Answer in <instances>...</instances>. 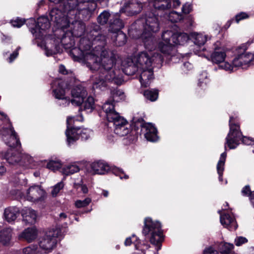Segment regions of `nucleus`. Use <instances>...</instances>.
Here are the masks:
<instances>
[{
	"label": "nucleus",
	"mask_w": 254,
	"mask_h": 254,
	"mask_svg": "<svg viewBox=\"0 0 254 254\" xmlns=\"http://www.w3.org/2000/svg\"><path fill=\"white\" fill-rule=\"evenodd\" d=\"M75 57L85 64L91 70L99 69V75L93 83L94 89L105 90L107 86V82L120 85L124 82L121 71L115 67L118 57L116 51L102 50L100 58L95 52L90 50L80 53Z\"/></svg>",
	"instance_id": "nucleus-1"
},
{
	"label": "nucleus",
	"mask_w": 254,
	"mask_h": 254,
	"mask_svg": "<svg viewBox=\"0 0 254 254\" xmlns=\"http://www.w3.org/2000/svg\"><path fill=\"white\" fill-rule=\"evenodd\" d=\"M164 58L158 53L151 52H142L137 55L139 65L140 82L142 86L147 87L153 79V68H160Z\"/></svg>",
	"instance_id": "nucleus-2"
},
{
	"label": "nucleus",
	"mask_w": 254,
	"mask_h": 254,
	"mask_svg": "<svg viewBox=\"0 0 254 254\" xmlns=\"http://www.w3.org/2000/svg\"><path fill=\"white\" fill-rule=\"evenodd\" d=\"M162 41L158 44V48L169 61L176 62L178 56L176 45H183L188 40V35L185 33H173L172 31H164L162 35Z\"/></svg>",
	"instance_id": "nucleus-3"
},
{
	"label": "nucleus",
	"mask_w": 254,
	"mask_h": 254,
	"mask_svg": "<svg viewBox=\"0 0 254 254\" xmlns=\"http://www.w3.org/2000/svg\"><path fill=\"white\" fill-rule=\"evenodd\" d=\"M159 24L156 14L153 11L146 12L144 17L135 21L128 30V34L132 38H139L141 35L145 37L147 33L157 32Z\"/></svg>",
	"instance_id": "nucleus-4"
},
{
	"label": "nucleus",
	"mask_w": 254,
	"mask_h": 254,
	"mask_svg": "<svg viewBox=\"0 0 254 254\" xmlns=\"http://www.w3.org/2000/svg\"><path fill=\"white\" fill-rule=\"evenodd\" d=\"M142 234L144 236L150 235V243L156 246L157 251L155 254H159L158 251L161 248L163 241L161 225L158 221H153L150 218H146L144 221Z\"/></svg>",
	"instance_id": "nucleus-5"
},
{
	"label": "nucleus",
	"mask_w": 254,
	"mask_h": 254,
	"mask_svg": "<svg viewBox=\"0 0 254 254\" xmlns=\"http://www.w3.org/2000/svg\"><path fill=\"white\" fill-rule=\"evenodd\" d=\"M68 4L66 7L68 10L76 9L82 19L87 20L92 16L97 7L95 2L87 0H68Z\"/></svg>",
	"instance_id": "nucleus-6"
},
{
	"label": "nucleus",
	"mask_w": 254,
	"mask_h": 254,
	"mask_svg": "<svg viewBox=\"0 0 254 254\" xmlns=\"http://www.w3.org/2000/svg\"><path fill=\"white\" fill-rule=\"evenodd\" d=\"M72 121H75L74 117H68L66 119L67 129L65 134L67 144L69 146L73 144L80 137L83 140H86L89 138L92 133L91 131L88 128L81 129L80 128L72 127L71 126Z\"/></svg>",
	"instance_id": "nucleus-7"
},
{
	"label": "nucleus",
	"mask_w": 254,
	"mask_h": 254,
	"mask_svg": "<svg viewBox=\"0 0 254 254\" xmlns=\"http://www.w3.org/2000/svg\"><path fill=\"white\" fill-rule=\"evenodd\" d=\"M234 118L230 117L229 127L230 130L226 138L225 149H226V145L230 149H235L239 144L240 141L243 139V141H245L246 137L242 138V134L240 130V126L236 124H233Z\"/></svg>",
	"instance_id": "nucleus-8"
},
{
	"label": "nucleus",
	"mask_w": 254,
	"mask_h": 254,
	"mask_svg": "<svg viewBox=\"0 0 254 254\" xmlns=\"http://www.w3.org/2000/svg\"><path fill=\"white\" fill-rule=\"evenodd\" d=\"M248 47V43H245L237 48V56L233 60V65L236 67L245 68L254 60V54L246 52Z\"/></svg>",
	"instance_id": "nucleus-9"
},
{
	"label": "nucleus",
	"mask_w": 254,
	"mask_h": 254,
	"mask_svg": "<svg viewBox=\"0 0 254 254\" xmlns=\"http://www.w3.org/2000/svg\"><path fill=\"white\" fill-rule=\"evenodd\" d=\"M70 10H66L64 7H55L49 12V18L56 27L59 29H65L69 23L66 14Z\"/></svg>",
	"instance_id": "nucleus-10"
},
{
	"label": "nucleus",
	"mask_w": 254,
	"mask_h": 254,
	"mask_svg": "<svg viewBox=\"0 0 254 254\" xmlns=\"http://www.w3.org/2000/svg\"><path fill=\"white\" fill-rule=\"evenodd\" d=\"M57 237L53 232L47 233L39 242L40 248L45 252V253L50 252L56 246Z\"/></svg>",
	"instance_id": "nucleus-11"
},
{
	"label": "nucleus",
	"mask_w": 254,
	"mask_h": 254,
	"mask_svg": "<svg viewBox=\"0 0 254 254\" xmlns=\"http://www.w3.org/2000/svg\"><path fill=\"white\" fill-rule=\"evenodd\" d=\"M72 99L70 102L72 105L80 106L84 101L87 95L86 90L82 85H79L73 87L71 91Z\"/></svg>",
	"instance_id": "nucleus-12"
},
{
	"label": "nucleus",
	"mask_w": 254,
	"mask_h": 254,
	"mask_svg": "<svg viewBox=\"0 0 254 254\" xmlns=\"http://www.w3.org/2000/svg\"><path fill=\"white\" fill-rule=\"evenodd\" d=\"M50 27V23L49 19L45 16L40 17L34 28H31V32L35 37V38H39L43 32L48 29Z\"/></svg>",
	"instance_id": "nucleus-13"
},
{
	"label": "nucleus",
	"mask_w": 254,
	"mask_h": 254,
	"mask_svg": "<svg viewBox=\"0 0 254 254\" xmlns=\"http://www.w3.org/2000/svg\"><path fill=\"white\" fill-rule=\"evenodd\" d=\"M45 193V191L40 186L34 185L27 190L25 196L28 200L34 202L41 200Z\"/></svg>",
	"instance_id": "nucleus-14"
},
{
	"label": "nucleus",
	"mask_w": 254,
	"mask_h": 254,
	"mask_svg": "<svg viewBox=\"0 0 254 254\" xmlns=\"http://www.w3.org/2000/svg\"><path fill=\"white\" fill-rule=\"evenodd\" d=\"M100 26L96 24H92L87 28L86 37L93 42L103 41L105 39L104 35L100 33Z\"/></svg>",
	"instance_id": "nucleus-15"
},
{
	"label": "nucleus",
	"mask_w": 254,
	"mask_h": 254,
	"mask_svg": "<svg viewBox=\"0 0 254 254\" xmlns=\"http://www.w3.org/2000/svg\"><path fill=\"white\" fill-rule=\"evenodd\" d=\"M67 27H69V34L75 37H81L85 31V24L81 21H74Z\"/></svg>",
	"instance_id": "nucleus-16"
},
{
	"label": "nucleus",
	"mask_w": 254,
	"mask_h": 254,
	"mask_svg": "<svg viewBox=\"0 0 254 254\" xmlns=\"http://www.w3.org/2000/svg\"><path fill=\"white\" fill-rule=\"evenodd\" d=\"M66 85L64 81H60L58 82V87L53 90L54 95L56 98L62 100L64 102L65 106L68 105L70 103V99L65 97L66 92L65 88L64 87ZM64 104V103H63Z\"/></svg>",
	"instance_id": "nucleus-17"
},
{
	"label": "nucleus",
	"mask_w": 254,
	"mask_h": 254,
	"mask_svg": "<svg viewBox=\"0 0 254 254\" xmlns=\"http://www.w3.org/2000/svg\"><path fill=\"white\" fill-rule=\"evenodd\" d=\"M142 129L144 130V136L147 140L155 141L157 140V129L150 123H144L141 125Z\"/></svg>",
	"instance_id": "nucleus-18"
},
{
	"label": "nucleus",
	"mask_w": 254,
	"mask_h": 254,
	"mask_svg": "<svg viewBox=\"0 0 254 254\" xmlns=\"http://www.w3.org/2000/svg\"><path fill=\"white\" fill-rule=\"evenodd\" d=\"M109 30L112 32L116 33L120 31L124 27L123 21L120 19V15L118 13H112V17L110 19Z\"/></svg>",
	"instance_id": "nucleus-19"
},
{
	"label": "nucleus",
	"mask_w": 254,
	"mask_h": 254,
	"mask_svg": "<svg viewBox=\"0 0 254 254\" xmlns=\"http://www.w3.org/2000/svg\"><path fill=\"white\" fill-rule=\"evenodd\" d=\"M125 10L129 15H134L140 12L142 9V3L137 0H128L125 3Z\"/></svg>",
	"instance_id": "nucleus-20"
},
{
	"label": "nucleus",
	"mask_w": 254,
	"mask_h": 254,
	"mask_svg": "<svg viewBox=\"0 0 254 254\" xmlns=\"http://www.w3.org/2000/svg\"><path fill=\"white\" fill-rule=\"evenodd\" d=\"M37 230L34 228H28L25 229L18 236L20 240L23 239L28 243L34 241L37 237Z\"/></svg>",
	"instance_id": "nucleus-21"
},
{
	"label": "nucleus",
	"mask_w": 254,
	"mask_h": 254,
	"mask_svg": "<svg viewBox=\"0 0 254 254\" xmlns=\"http://www.w3.org/2000/svg\"><path fill=\"white\" fill-rule=\"evenodd\" d=\"M58 31L63 35L60 38L61 43L65 48H70L74 45V36L69 34V31H65L64 29H59Z\"/></svg>",
	"instance_id": "nucleus-22"
},
{
	"label": "nucleus",
	"mask_w": 254,
	"mask_h": 254,
	"mask_svg": "<svg viewBox=\"0 0 254 254\" xmlns=\"http://www.w3.org/2000/svg\"><path fill=\"white\" fill-rule=\"evenodd\" d=\"M21 214L23 220L29 224L35 223L36 220L37 214L35 210L30 208L25 207L22 210Z\"/></svg>",
	"instance_id": "nucleus-23"
},
{
	"label": "nucleus",
	"mask_w": 254,
	"mask_h": 254,
	"mask_svg": "<svg viewBox=\"0 0 254 254\" xmlns=\"http://www.w3.org/2000/svg\"><path fill=\"white\" fill-rule=\"evenodd\" d=\"M20 210L16 206H9L6 208L4 211L5 219L8 222L15 221L19 215Z\"/></svg>",
	"instance_id": "nucleus-24"
},
{
	"label": "nucleus",
	"mask_w": 254,
	"mask_h": 254,
	"mask_svg": "<svg viewBox=\"0 0 254 254\" xmlns=\"http://www.w3.org/2000/svg\"><path fill=\"white\" fill-rule=\"evenodd\" d=\"M91 167L95 173L100 175L105 174L110 169L109 165L103 161L94 162L91 164Z\"/></svg>",
	"instance_id": "nucleus-25"
},
{
	"label": "nucleus",
	"mask_w": 254,
	"mask_h": 254,
	"mask_svg": "<svg viewBox=\"0 0 254 254\" xmlns=\"http://www.w3.org/2000/svg\"><path fill=\"white\" fill-rule=\"evenodd\" d=\"M220 222L225 227L230 230L236 229L237 225L234 217L229 214H224L220 216Z\"/></svg>",
	"instance_id": "nucleus-26"
},
{
	"label": "nucleus",
	"mask_w": 254,
	"mask_h": 254,
	"mask_svg": "<svg viewBox=\"0 0 254 254\" xmlns=\"http://www.w3.org/2000/svg\"><path fill=\"white\" fill-rule=\"evenodd\" d=\"M92 42H93L90 40L87 37H83L79 40L78 49L74 48L72 49L71 53L72 54H75L77 51H79L80 53L85 52L87 51H90Z\"/></svg>",
	"instance_id": "nucleus-27"
},
{
	"label": "nucleus",
	"mask_w": 254,
	"mask_h": 254,
	"mask_svg": "<svg viewBox=\"0 0 254 254\" xmlns=\"http://www.w3.org/2000/svg\"><path fill=\"white\" fill-rule=\"evenodd\" d=\"M21 153L14 149H10L4 155V158L7 162L12 165L19 163Z\"/></svg>",
	"instance_id": "nucleus-28"
},
{
	"label": "nucleus",
	"mask_w": 254,
	"mask_h": 254,
	"mask_svg": "<svg viewBox=\"0 0 254 254\" xmlns=\"http://www.w3.org/2000/svg\"><path fill=\"white\" fill-rule=\"evenodd\" d=\"M12 230L10 228L0 231V243L3 246H9L12 236Z\"/></svg>",
	"instance_id": "nucleus-29"
},
{
	"label": "nucleus",
	"mask_w": 254,
	"mask_h": 254,
	"mask_svg": "<svg viewBox=\"0 0 254 254\" xmlns=\"http://www.w3.org/2000/svg\"><path fill=\"white\" fill-rule=\"evenodd\" d=\"M8 132L9 134V140L6 141L3 138L6 143L10 147L14 148L20 145L19 139L18 138L16 132L14 131L13 127L10 126Z\"/></svg>",
	"instance_id": "nucleus-30"
},
{
	"label": "nucleus",
	"mask_w": 254,
	"mask_h": 254,
	"mask_svg": "<svg viewBox=\"0 0 254 254\" xmlns=\"http://www.w3.org/2000/svg\"><path fill=\"white\" fill-rule=\"evenodd\" d=\"M226 57V53L224 51L220 48L215 49L211 54V59L213 63L218 64L222 63Z\"/></svg>",
	"instance_id": "nucleus-31"
},
{
	"label": "nucleus",
	"mask_w": 254,
	"mask_h": 254,
	"mask_svg": "<svg viewBox=\"0 0 254 254\" xmlns=\"http://www.w3.org/2000/svg\"><path fill=\"white\" fill-rule=\"evenodd\" d=\"M113 116L114 117H112L111 115H109L108 121L113 123L114 127L128 124L127 121L124 118L121 117L118 113Z\"/></svg>",
	"instance_id": "nucleus-32"
},
{
	"label": "nucleus",
	"mask_w": 254,
	"mask_h": 254,
	"mask_svg": "<svg viewBox=\"0 0 254 254\" xmlns=\"http://www.w3.org/2000/svg\"><path fill=\"white\" fill-rule=\"evenodd\" d=\"M227 156L226 152L222 153L217 165V171L219 175V180L220 182L223 181L222 176L224 170V165Z\"/></svg>",
	"instance_id": "nucleus-33"
},
{
	"label": "nucleus",
	"mask_w": 254,
	"mask_h": 254,
	"mask_svg": "<svg viewBox=\"0 0 254 254\" xmlns=\"http://www.w3.org/2000/svg\"><path fill=\"white\" fill-rule=\"evenodd\" d=\"M114 103H115L109 99L103 105L102 109L104 112L106 113V118L108 121L109 115H111L113 117H114L113 116V115L117 114L118 113L114 109Z\"/></svg>",
	"instance_id": "nucleus-34"
},
{
	"label": "nucleus",
	"mask_w": 254,
	"mask_h": 254,
	"mask_svg": "<svg viewBox=\"0 0 254 254\" xmlns=\"http://www.w3.org/2000/svg\"><path fill=\"white\" fill-rule=\"evenodd\" d=\"M153 6L156 10H164L171 7L169 0H153Z\"/></svg>",
	"instance_id": "nucleus-35"
},
{
	"label": "nucleus",
	"mask_w": 254,
	"mask_h": 254,
	"mask_svg": "<svg viewBox=\"0 0 254 254\" xmlns=\"http://www.w3.org/2000/svg\"><path fill=\"white\" fill-rule=\"evenodd\" d=\"M33 159L27 154L21 153L20 161L18 164L26 168H32L33 167Z\"/></svg>",
	"instance_id": "nucleus-36"
},
{
	"label": "nucleus",
	"mask_w": 254,
	"mask_h": 254,
	"mask_svg": "<svg viewBox=\"0 0 254 254\" xmlns=\"http://www.w3.org/2000/svg\"><path fill=\"white\" fill-rule=\"evenodd\" d=\"M125 97L124 93L122 90L114 89L111 92V97L109 99L115 103L124 100Z\"/></svg>",
	"instance_id": "nucleus-37"
},
{
	"label": "nucleus",
	"mask_w": 254,
	"mask_h": 254,
	"mask_svg": "<svg viewBox=\"0 0 254 254\" xmlns=\"http://www.w3.org/2000/svg\"><path fill=\"white\" fill-rule=\"evenodd\" d=\"M125 72L128 75L134 74L136 71L139 70V65L137 63V57H136V63L134 64L132 61L128 62V64L125 67Z\"/></svg>",
	"instance_id": "nucleus-38"
},
{
	"label": "nucleus",
	"mask_w": 254,
	"mask_h": 254,
	"mask_svg": "<svg viewBox=\"0 0 254 254\" xmlns=\"http://www.w3.org/2000/svg\"><path fill=\"white\" fill-rule=\"evenodd\" d=\"M38 45L45 50V54L47 56H52L58 52L56 46H52L50 44H45L44 43L38 44Z\"/></svg>",
	"instance_id": "nucleus-39"
},
{
	"label": "nucleus",
	"mask_w": 254,
	"mask_h": 254,
	"mask_svg": "<svg viewBox=\"0 0 254 254\" xmlns=\"http://www.w3.org/2000/svg\"><path fill=\"white\" fill-rule=\"evenodd\" d=\"M112 17V13L108 11L104 10L97 17V21L101 25H104L109 23L110 19Z\"/></svg>",
	"instance_id": "nucleus-40"
},
{
	"label": "nucleus",
	"mask_w": 254,
	"mask_h": 254,
	"mask_svg": "<svg viewBox=\"0 0 254 254\" xmlns=\"http://www.w3.org/2000/svg\"><path fill=\"white\" fill-rule=\"evenodd\" d=\"M144 43L145 48L149 51L154 49L156 46V42L154 37L150 34H148L147 38L145 37L144 38Z\"/></svg>",
	"instance_id": "nucleus-41"
},
{
	"label": "nucleus",
	"mask_w": 254,
	"mask_h": 254,
	"mask_svg": "<svg viewBox=\"0 0 254 254\" xmlns=\"http://www.w3.org/2000/svg\"><path fill=\"white\" fill-rule=\"evenodd\" d=\"M79 166L74 163L67 165L62 169L63 173L65 175H69L76 173L79 171Z\"/></svg>",
	"instance_id": "nucleus-42"
},
{
	"label": "nucleus",
	"mask_w": 254,
	"mask_h": 254,
	"mask_svg": "<svg viewBox=\"0 0 254 254\" xmlns=\"http://www.w3.org/2000/svg\"><path fill=\"white\" fill-rule=\"evenodd\" d=\"M129 127V124L115 127H114V132L120 136L126 135L130 132V129Z\"/></svg>",
	"instance_id": "nucleus-43"
},
{
	"label": "nucleus",
	"mask_w": 254,
	"mask_h": 254,
	"mask_svg": "<svg viewBox=\"0 0 254 254\" xmlns=\"http://www.w3.org/2000/svg\"><path fill=\"white\" fill-rule=\"evenodd\" d=\"M127 41L126 35L122 31L118 32L114 40L115 44L117 46H122L125 44Z\"/></svg>",
	"instance_id": "nucleus-44"
},
{
	"label": "nucleus",
	"mask_w": 254,
	"mask_h": 254,
	"mask_svg": "<svg viewBox=\"0 0 254 254\" xmlns=\"http://www.w3.org/2000/svg\"><path fill=\"white\" fill-rule=\"evenodd\" d=\"M192 40L195 45L200 46L205 43L206 38L202 34L197 33L192 36Z\"/></svg>",
	"instance_id": "nucleus-45"
},
{
	"label": "nucleus",
	"mask_w": 254,
	"mask_h": 254,
	"mask_svg": "<svg viewBox=\"0 0 254 254\" xmlns=\"http://www.w3.org/2000/svg\"><path fill=\"white\" fill-rule=\"evenodd\" d=\"M143 95L147 99L154 101L158 98V92L157 90H146L144 91Z\"/></svg>",
	"instance_id": "nucleus-46"
},
{
	"label": "nucleus",
	"mask_w": 254,
	"mask_h": 254,
	"mask_svg": "<svg viewBox=\"0 0 254 254\" xmlns=\"http://www.w3.org/2000/svg\"><path fill=\"white\" fill-rule=\"evenodd\" d=\"M23 254H41V251L38 246L35 245H31L23 249Z\"/></svg>",
	"instance_id": "nucleus-47"
},
{
	"label": "nucleus",
	"mask_w": 254,
	"mask_h": 254,
	"mask_svg": "<svg viewBox=\"0 0 254 254\" xmlns=\"http://www.w3.org/2000/svg\"><path fill=\"white\" fill-rule=\"evenodd\" d=\"M234 245L232 244L226 243L221 248L222 254H236L233 252Z\"/></svg>",
	"instance_id": "nucleus-48"
},
{
	"label": "nucleus",
	"mask_w": 254,
	"mask_h": 254,
	"mask_svg": "<svg viewBox=\"0 0 254 254\" xmlns=\"http://www.w3.org/2000/svg\"><path fill=\"white\" fill-rule=\"evenodd\" d=\"M82 103L84 110H89V112H91L94 109V100L91 96L88 97L86 100L84 102H83Z\"/></svg>",
	"instance_id": "nucleus-49"
},
{
	"label": "nucleus",
	"mask_w": 254,
	"mask_h": 254,
	"mask_svg": "<svg viewBox=\"0 0 254 254\" xmlns=\"http://www.w3.org/2000/svg\"><path fill=\"white\" fill-rule=\"evenodd\" d=\"M62 164L59 161H50L47 165L48 169L56 171L58 170L61 167Z\"/></svg>",
	"instance_id": "nucleus-50"
},
{
	"label": "nucleus",
	"mask_w": 254,
	"mask_h": 254,
	"mask_svg": "<svg viewBox=\"0 0 254 254\" xmlns=\"http://www.w3.org/2000/svg\"><path fill=\"white\" fill-rule=\"evenodd\" d=\"M91 200L90 198H86L85 199L77 200L75 202V205L77 208L83 207L87 206L91 202Z\"/></svg>",
	"instance_id": "nucleus-51"
},
{
	"label": "nucleus",
	"mask_w": 254,
	"mask_h": 254,
	"mask_svg": "<svg viewBox=\"0 0 254 254\" xmlns=\"http://www.w3.org/2000/svg\"><path fill=\"white\" fill-rule=\"evenodd\" d=\"M64 185L63 182H60L56 184L53 188L51 191V194L53 196H56L60 191L63 189Z\"/></svg>",
	"instance_id": "nucleus-52"
},
{
	"label": "nucleus",
	"mask_w": 254,
	"mask_h": 254,
	"mask_svg": "<svg viewBox=\"0 0 254 254\" xmlns=\"http://www.w3.org/2000/svg\"><path fill=\"white\" fill-rule=\"evenodd\" d=\"M248 240L243 236H237L234 240L235 245L237 247H240L247 243Z\"/></svg>",
	"instance_id": "nucleus-53"
},
{
	"label": "nucleus",
	"mask_w": 254,
	"mask_h": 254,
	"mask_svg": "<svg viewBox=\"0 0 254 254\" xmlns=\"http://www.w3.org/2000/svg\"><path fill=\"white\" fill-rule=\"evenodd\" d=\"M168 18L170 21L172 22H177L181 20L179 14L176 11H172L169 14Z\"/></svg>",
	"instance_id": "nucleus-54"
},
{
	"label": "nucleus",
	"mask_w": 254,
	"mask_h": 254,
	"mask_svg": "<svg viewBox=\"0 0 254 254\" xmlns=\"http://www.w3.org/2000/svg\"><path fill=\"white\" fill-rule=\"evenodd\" d=\"M51 2L55 3L56 4H60V7H64L66 10H68V8H66L68 4V0H49Z\"/></svg>",
	"instance_id": "nucleus-55"
},
{
	"label": "nucleus",
	"mask_w": 254,
	"mask_h": 254,
	"mask_svg": "<svg viewBox=\"0 0 254 254\" xmlns=\"http://www.w3.org/2000/svg\"><path fill=\"white\" fill-rule=\"evenodd\" d=\"M25 23V20L19 18H16L15 20H12L11 21V25L14 27L20 28Z\"/></svg>",
	"instance_id": "nucleus-56"
},
{
	"label": "nucleus",
	"mask_w": 254,
	"mask_h": 254,
	"mask_svg": "<svg viewBox=\"0 0 254 254\" xmlns=\"http://www.w3.org/2000/svg\"><path fill=\"white\" fill-rule=\"evenodd\" d=\"M136 237L133 235L131 237H128L126 239L125 241V245L126 246H130L132 243H134L136 248L137 249H138L137 244L135 243V240L136 241Z\"/></svg>",
	"instance_id": "nucleus-57"
},
{
	"label": "nucleus",
	"mask_w": 254,
	"mask_h": 254,
	"mask_svg": "<svg viewBox=\"0 0 254 254\" xmlns=\"http://www.w3.org/2000/svg\"><path fill=\"white\" fill-rule=\"evenodd\" d=\"M114 174L116 176H118L121 179H127L129 178L128 175H126L122 170L120 169L115 170Z\"/></svg>",
	"instance_id": "nucleus-58"
},
{
	"label": "nucleus",
	"mask_w": 254,
	"mask_h": 254,
	"mask_svg": "<svg viewBox=\"0 0 254 254\" xmlns=\"http://www.w3.org/2000/svg\"><path fill=\"white\" fill-rule=\"evenodd\" d=\"M220 66L226 70H229V71H232L233 70L234 67H235L233 65V62L232 63V64L228 63V62H225L223 63H222V64L220 65Z\"/></svg>",
	"instance_id": "nucleus-59"
},
{
	"label": "nucleus",
	"mask_w": 254,
	"mask_h": 254,
	"mask_svg": "<svg viewBox=\"0 0 254 254\" xmlns=\"http://www.w3.org/2000/svg\"><path fill=\"white\" fill-rule=\"evenodd\" d=\"M191 10V5L189 3H186L183 6L182 11L186 14L189 13Z\"/></svg>",
	"instance_id": "nucleus-60"
},
{
	"label": "nucleus",
	"mask_w": 254,
	"mask_h": 254,
	"mask_svg": "<svg viewBox=\"0 0 254 254\" xmlns=\"http://www.w3.org/2000/svg\"><path fill=\"white\" fill-rule=\"evenodd\" d=\"M253 192H251L250 188L249 186H246L244 188H243V190H242V193L243 195H249V194L251 195V193Z\"/></svg>",
	"instance_id": "nucleus-61"
},
{
	"label": "nucleus",
	"mask_w": 254,
	"mask_h": 254,
	"mask_svg": "<svg viewBox=\"0 0 254 254\" xmlns=\"http://www.w3.org/2000/svg\"><path fill=\"white\" fill-rule=\"evenodd\" d=\"M248 17V16L247 14L244 12H242L239 14H237L235 18L237 22L238 23L241 20L247 18Z\"/></svg>",
	"instance_id": "nucleus-62"
},
{
	"label": "nucleus",
	"mask_w": 254,
	"mask_h": 254,
	"mask_svg": "<svg viewBox=\"0 0 254 254\" xmlns=\"http://www.w3.org/2000/svg\"><path fill=\"white\" fill-rule=\"evenodd\" d=\"M204 254H218V252L213 248H209L204 251Z\"/></svg>",
	"instance_id": "nucleus-63"
},
{
	"label": "nucleus",
	"mask_w": 254,
	"mask_h": 254,
	"mask_svg": "<svg viewBox=\"0 0 254 254\" xmlns=\"http://www.w3.org/2000/svg\"><path fill=\"white\" fill-rule=\"evenodd\" d=\"M18 55V53L17 51H14L12 54L10 55V57L9 58V62L11 63L17 57Z\"/></svg>",
	"instance_id": "nucleus-64"
}]
</instances>
